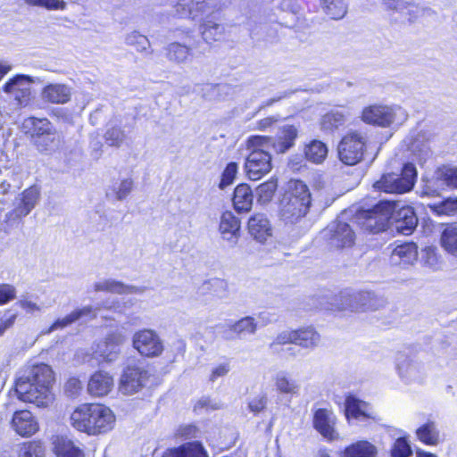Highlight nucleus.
I'll return each instance as SVG.
<instances>
[{
	"label": "nucleus",
	"mask_w": 457,
	"mask_h": 457,
	"mask_svg": "<svg viewBox=\"0 0 457 457\" xmlns=\"http://www.w3.org/2000/svg\"><path fill=\"white\" fill-rule=\"evenodd\" d=\"M54 373L49 365L27 363L16 372L14 392L19 400L45 408L54 402Z\"/></svg>",
	"instance_id": "nucleus-1"
},
{
	"label": "nucleus",
	"mask_w": 457,
	"mask_h": 457,
	"mask_svg": "<svg viewBox=\"0 0 457 457\" xmlns=\"http://www.w3.org/2000/svg\"><path fill=\"white\" fill-rule=\"evenodd\" d=\"M74 428L87 435H97L111 430L115 423L112 411L101 404L84 403L78 406L71 415Z\"/></svg>",
	"instance_id": "nucleus-2"
},
{
	"label": "nucleus",
	"mask_w": 457,
	"mask_h": 457,
	"mask_svg": "<svg viewBox=\"0 0 457 457\" xmlns=\"http://www.w3.org/2000/svg\"><path fill=\"white\" fill-rule=\"evenodd\" d=\"M311 203L307 185L301 180H290L280 200L279 217L286 224H295L307 214Z\"/></svg>",
	"instance_id": "nucleus-3"
},
{
	"label": "nucleus",
	"mask_w": 457,
	"mask_h": 457,
	"mask_svg": "<svg viewBox=\"0 0 457 457\" xmlns=\"http://www.w3.org/2000/svg\"><path fill=\"white\" fill-rule=\"evenodd\" d=\"M339 311H377L386 305V299L372 291H342L335 299Z\"/></svg>",
	"instance_id": "nucleus-4"
},
{
	"label": "nucleus",
	"mask_w": 457,
	"mask_h": 457,
	"mask_svg": "<svg viewBox=\"0 0 457 457\" xmlns=\"http://www.w3.org/2000/svg\"><path fill=\"white\" fill-rule=\"evenodd\" d=\"M418 172L411 162L403 164L401 173H386L373 184L378 191L390 194H404L411 191L417 180Z\"/></svg>",
	"instance_id": "nucleus-5"
},
{
	"label": "nucleus",
	"mask_w": 457,
	"mask_h": 457,
	"mask_svg": "<svg viewBox=\"0 0 457 457\" xmlns=\"http://www.w3.org/2000/svg\"><path fill=\"white\" fill-rule=\"evenodd\" d=\"M393 209L391 202L379 201L371 209L361 210L356 216L357 223L372 234L384 231L388 226Z\"/></svg>",
	"instance_id": "nucleus-6"
},
{
	"label": "nucleus",
	"mask_w": 457,
	"mask_h": 457,
	"mask_svg": "<svg viewBox=\"0 0 457 457\" xmlns=\"http://www.w3.org/2000/svg\"><path fill=\"white\" fill-rule=\"evenodd\" d=\"M367 136L357 130L347 132L337 146L339 160L345 165L353 166L361 162L366 150Z\"/></svg>",
	"instance_id": "nucleus-7"
},
{
	"label": "nucleus",
	"mask_w": 457,
	"mask_h": 457,
	"mask_svg": "<svg viewBox=\"0 0 457 457\" xmlns=\"http://www.w3.org/2000/svg\"><path fill=\"white\" fill-rule=\"evenodd\" d=\"M407 118L406 111L399 105H370L365 107L361 113L364 122L380 127L402 124Z\"/></svg>",
	"instance_id": "nucleus-8"
},
{
	"label": "nucleus",
	"mask_w": 457,
	"mask_h": 457,
	"mask_svg": "<svg viewBox=\"0 0 457 457\" xmlns=\"http://www.w3.org/2000/svg\"><path fill=\"white\" fill-rule=\"evenodd\" d=\"M298 127L285 124L278 128L275 137L255 136L249 139L253 145L268 147L271 146L277 154H285L290 150L298 137Z\"/></svg>",
	"instance_id": "nucleus-9"
},
{
	"label": "nucleus",
	"mask_w": 457,
	"mask_h": 457,
	"mask_svg": "<svg viewBox=\"0 0 457 457\" xmlns=\"http://www.w3.org/2000/svg\"><path fill=\"white\" fill-rule=\"evenodd\" d=\"M231 0H177L175 14L183 19L196 20L204 14L228 5Z\"/></svg>",
	"instance_id": "nucleus-10"
},
{
	"label": "nucleus",
	"mask_w": 457,
	"mask_h": 457,
	"mask_svg": "<svg viewBox=\"0 0 457 457\" xmlns=\"http://www.w3.org/2000/svg\"><path fill=\"white\" fill-rule=\"evenodd\" d=\"M457 188V167L443 165L438 167L433 177L424 185L421 195L434 196L440 191Z\"/></svg>",
	"instance_id": "nucleus-11"
},
{
	"label": "nucleus",
	"mask_w": 457,
	"mask_h": 457,
	"mask_svg": "<svg viewBox=\"0 0 457 457\" xmlns=\"http://www.w3.org/2000/svg\"><path fill=\"white\" fill-rule=\"evenodd\" d=\"M34 79L29 75H16L4 86V91L13 100L17 108L26 107L31 101V84Z\"/></svg>",
	"instance_id": "nucleus-12"
},
{
	"label": "nucleus",
	"mask_w": 457,
	"mask_h": 457,
	"mask_svg": "<svg viewBox=\"0 0 457 457\" xmlns=\"http://www.w3.org/2000/svg\"><path fill=\"white\" fill-rule=\"evenodd\" d=\"M247 155L245 162V171L251 180H258L268 174L272 169L271 155L261 146H256Z\"/></svg>",
	"instance_id": "nucleus-13"
},
{
	"label": "nucleus",
	"mask_w": 457,
	"mask_h": 457,
	"mask_svg": "<svg viewBox=\"0 0 457 457\" xmlns=\"http://www.w3.org/2000/svg\"><path fill=\"white\" fill-rule=\"evenodd\" d=\"M132 346L141 355L155 357L163 351V344L158 334L148 328L140 329L132 337Z\"/></svg>",
	"instance_id": "nucleus-14"
},
{
	"label": "nucleus",
	"mask_w": 457,
	"mask_h": 457,
	"mask_svg": "<svg viewBox=\"0 0 457 457\" xmlns=\"http://www.w3.org/2000/svg\"><path fill=\"white\" fill-rule=\"evenodd\" d=\"M324 237L331 246L345 248L353 245L355 233L348 223L337 220L328 226L324 230Z\"/></svg>",
	"instance_id": "nucleus-15"
},
{
	"label": "nucleus",
	"mask_w": 457,
	"mask_h": 457,
	"mask_svg": "<svg viewBox=\"0 0 457 457\" xmlns=\"http://www.w3.org/2000/svg\"><path fill=\"white\" fill-rule=\"evenodd\" d=\"M40 196L39 188L36 186L25 189L21 195L20 202L15 208L5 215L7 221H17L27 216L37 205Z\"/></svg>",
	"instance_id": "nucleus-16"
},
{
	"label": "nucleus",
	"mask_w": 457,
	"mask_h": 457,
	"mask_svg": "<svg viewBox=\"0 0 457 457\" xmlns=\"http://www.w3.org/2000/svg\"><path fill=\"white\" fill-rule=\"evenodd\" d=\"M126 337L120 332L109 334L104 340L96 344L95 353L107 362L114 361L120 353V346L125 343Z\"/></svg>",
	"instance_id": "nucleus-17"
},
{
	"label": "nucleus",
	"mask_w": 457,
	"mask_h": 457,
	"mask_svg": "<svg viewBox=\"0 0 457 457\" xmlns=\"http://www.w3.org/2000/svg\"><path fill=\"white\" fill-rule=\"evenodd\" d=\"M147 379V371L136 366H129L123 371L119 390L124 395H132L138 392Z\"/></svg>",
	"instance_id": "nucleus-18"
},
{
	"label": "nucleus",
	"mask_w": 457,
	"mask_h": 457,
	"mask_svg": "<svg viewBox=\"0 0 457 457\" xmlns=\"http://www.w3.org/2000/svg\"><path fill=\"white\" fill-rule=\"evenodd\" d=\"M392 206L394 209L391 219L394 220L395 228L403 235H411L418 225V218L414 209L407 205L396 210L397 206L395 203H392Z\"/></svg>",
	"instance_id": "nucleus-19"
},
{
	"label": "nucleus",
	"mask_w": 457,
	"mask_h": 457,
	"mask_svg": "<svg viewBox=\"0 0 457 457\" xmlns=\"http://www.w3.org/2000/svg\"><path fill=\"white\" fill-rule=\"evenodd\" d=\"M12 428L21 436L29 437L38 429L36 417L27 410L16 411L11 420Z\"/></svg>",
	"instance_id": "nucleus-20"
},
{
	"label": "nucleus",
	"mask_w": 457,
	"mask_h": 457,
	"mask_svg": "<svg viewBox=\"0 0 457 457\" xmlns=\"http://www.w3.org/2000/svg\"><path fill=\"white\" fill-rule=\"evenodd\" d=\"M258 329V322L252 316H245L240 320L230 322L224 330L223 337L226 340L234 338H245L247 336H253Z\"/></svg>",
	"instance_id": "nucleus-21"
},
{
	"label": "nucleus",
	"mask_w": 457,
	"mask_h": 457,
	"mask_svg": "<svg viewBox=\"0 0 457 457\" xmlns=\"http://www.w3.org/2000/svg\"><path fill=\"white\" fill-rule=\"evenodd\" d=\"M418 259V246L413 242L399 245L390 254V263L393 266L407 268L413 265Z\"/></svg>",
	"instance_id": "nucleus-22"
},
{
	"label": "nucleus",
	"mask_w": 457,
	"mask_h": 457,
	"mask_svg": "<svg viewBox=\"0 0 457 457\" xmlns=\"http://www.w3.org/2000/svg\"><path fill=\"white\" fill-rule=\"evenodd\" d=\"M199 43L187 46L178 42L169 44L165 47L166 58L177 64L186 63L190 58L196 56V54H203L198 51Z\"/></svg>",
	"instance_id": "nucleus-23"
},
{
	"label": "nucleus",
	"mask_w": 457,
	"mask_h": 457,
	"mask_svg": "<svg viewBox=\"0 0 457 457\" xmlns=\"http://www.w3.org/2000/svg\"><path fill=\"white\" fill-rule=\"evenodd\" d=\"M71 95V87L62 83H50L44 87L41 92V97L45 102L55 104L68 103Z\"/></svg>",
	"instance_id": "nucleus-24"
},
{
	"label": "nucleus",
	"mask_w": 457,
	"mask_h": 457,
	"mask_svg": "<svg viewBox=\"0 0 457 457\" xmlns=\"http://www.w3.org/2000/svg\"><path fill=\"white\" fill-rule=\"evenodd\" d=\"M335 416L328 409H318L313 417L314 428L327 439L333 440L337 435L334 429Z\"/></svg>",
	"instance_id": "nucleus-25"
},
{
	"label": "nucleus",
	"mask_w": 457,
	"mask_h": 457,
	"mask_svg": "<svg viewBox=\"0 0 457 457\" xmlns=\"http://www.w3.org/2000/svg\"><path fill=\"white\" fill-rule=\"evenodd\" d=\"M248 231L256 241L262 243L272 235V227L265 214L256 213L248 220Z\"/></svg>",
	"instance_id": "nucleus-26"
},
{
	"label": "nucleus",
	"mask_w": 457,
	"mask_h": 457,
	"mask_svg": "<svg viewBox=\"0 0 457 457\" xmlns=\"http://www.w3.org/2000/svg\"><path fill=\"white\" fill-rule=\"evenodd\" d=\"M396 370L400 378L407 382L417 381L422 378L421 365L411 361L404 354H398L396 358Z\"/></svg>",
	"instance_id": "nucleus-27"
},
{
	"label": "nucleus",
	"mask_w": 457,
	"mask_h": 457,
	"mask_svg": "<svg viewBox=\"0 0 457 457\" xmlns=\"http://www.w3.org/2000/svg\"><path fill=\"white\" fill-rule=\"evenodd\" d=\"M145 287L125 285L124 283L108 278L97 281L94 284V290L96 292H109L112 294H143Z\"/></svg>",
	"instance_id": "nucleus-28"
},
{
	"label": "nucleus",
	"mask_w": 457,
	"mask_h": 457,
	"mask_svg": "<svg viewBox=\"0 0 457 457\" xmlns=\"http://www.w3.org/2000/svg\"><path fill=\"white\" fill-rule=\"evenodd\" d=\"M239 220L231 212H223L220 223V231L223 238L231 245H235L239 237Z\"/></svg>",
	"instance_id": "nucleus-29"
},
{
	"label": "nucleus",
	"mask_w": 457,
	"mask_h": 457,
	"mask_svg": "<svg viewBox=\"0 0 457 457\" xmlns=\"http://www.w3.org/2000/svg\"><path fill=\"white\" fill-rule=\"evenodd\" d=\"M113 387L112 377L104 371L94 373L87 385L88 393L95 396L106 395Z\"/></svg>",
	"instance_id": "nucleus-30"
},
{
	"label": "nucleus",
	"mask_w": 457,
	"mask_h": 457,
	"mask_svg": "<svg viewBox=\"0 0 457 457\" xmlns=\"http://www.w3.org/2000/svg\"><path fill=\"white\" fill-rule=\"evenodd\" d=\"M345 412L347 418L375 419L370 405L366 402L357 399L353 395H349L345 399Z\"/></svg>",
	"instance_id": "nucleus-31"
},
{
	"label": "nucleus",
	"mask_w": 457,
	"mask_h": 457,
	"mask_svg": "<svg viewBox=\"0 0 457 457\" xmlns=\"http://www.w3.org/2000/svg\"><path fill=\"white\" fill-rule=\"evenodd\" d=\"M233 204L238 212L251 210L253 202V195L247 184H239L234 190Z\"/></svg>",
	"instance_id": "nucleus-32"
},
{
	"label": "nucleus",
	"mask_w": 457,
	"mask_h": 457,
	"mask_svg": "<svg viewBox=\"0 0 457 457\" xmlns=\"http://www.w3.org/2000/svg\"><path fill=\"white\" fill-rule=\"evenodd\" d=\"M53 444L58 457H85L83 451L68 437L56 436Z\"/></svg>",
	"instance_id": "nucleus-33"
},
{
	"label": "nucleus",
	"mask_w": 457,
	"mask_h": 457,
	"mask_svg": "<svg viewBox=\"0 0 457 457\" xmlns=\"http://www.w3.org/2000/svg\"><path fill=\"white\" fill-rule=\"evenodd\" d=\"M93 312V307L90 305L84 306L79 309H76L71 312L70 314L66 315L62 319H58L55 320L51 327L46 331V334H49L54 330L62 329L66 328L67 326L81 320L84 317L90 316Z\"/></svg>",
	"instance_id": "nucleus-34"
},
{
	"label": "nucleus",
	"mask_w": 457,
	"mask_h": 457,
	"mask_svg": "<svg viewBox=\"0 0 457 457\" xmlns=\"http://www.w3.org/2000/svg\"><path fill=\"white\" fill-rule=\"evenodd\" d=\"M346 121V113L339 110H332L320 119V129L325 132H334Z\"/></svg>",
	"instance_id": "nucleus-35"
},
{
	"label": "nucleus",
	"mask_w": 457,
	"mask_h": 457,
	"mask_svg": "<svg viewBox=\"0 0 457 457\" xmlns=\"http://www.w3.org/2000/svg\"><path fill=\"white\" fill-rule=\"evenodd\" d=\"M442 247L451 255L457 257V223L447 224L441 233Z\"/></svg>",
	"instance_id": "nucleus-36"
},
{
	"label": "nucleus",
	"mask_w": 457,
	"mask_h": 457,
	"mask_svg": "<svg viewBox=\"0 0 457 457\" xmlns=\"http://www.w3.org/2000/svg\"><path fill=\"white\" fill-rule=\"evenodd\" d=\"M417 437L428 445H436L439 443L440 432L435 421L428 420L416 430Z\"/></svg>",
	"instance_id": "nucleus-37"
},
{
	"label": "nucleus",
	"mask_w": 457,
	"mask_h": 457,
	"mask_svg": "<svg viewBox=\"0 0 457 457\" xmlns=\"http://www.w3.org/2000/svg\"><path fill=\"white\" fill-rule=\"evenodd\" d=\"M201 34L208 44L220 41L225 37V27L212 21H205L201 26Z\"/></svg>",
	"instance_id": "nucleus-38"
},
{
	"label": "nucleus",
	"mask_w": 457,
	"mask_h": 457,
	"mask_svg": "<svg viewBox=\"0 0 457 457\" xmlns=\"http://www.w3.org/2000/svg\"><path fill=\"white\" fill-rule=\"evenodd\" d=\"M165 457H208V455L201 444L193 442L171 450Z\"/></svg>",
	"instance_id": "nucleus-39"
},
{
	"label": "nucleus",
	"mask_w": 457,
	"mask_h": 457,
	"mask_svg": "<svg viewBox=\"0 0 457 457\" xmlns=\"http://www.w3.org/2000/svg\"><path fill=\"white\" fill-rule=\"evenodd\" d=\"M275 386L277 390L285 395H295L299 394L300 385L297 381L284 371L277 373L275 377Z\"/></svg>",
	"instance_id": "nucleus-40"
},
{
	"label": "nucleus",
	"mask_w": 457,
	"mask_h": 457,
	"mask_svg": "<svg viewBox=\"0 0 457 457\" xmlns=\"http://www.w3.org/2000/svg\"><path fill=\"white\" fill-rule=\"evenodd\" d=\"M376 447L368 441H359L346 447L343 457H375Z\"/></svg>",
	"instance_id": "nucleus-41"
},
{
	"label": "nucleus",
	"mask_w": 457,
	"mask_h": 457,
	"mask_svg": "<svg viewBox=\"0 0 457 457\" xmlns=\"http://www.w3.org/2000/svg\"><path fill=\"white\" fill-rule=\"evenodd\" d=\"M295 344L304 348H313L320 343V335L312 328L295 330Z\"/></svg>",
	"instance_id": "nucleus-42"
},
{
	"label": "nucleus",
	"mask_w": 457,
	"mask_h": 457,
	"mask_svg": "<svg viewBox=\"0 0 457 457\" xmlns=\"http://www.w3.org/2000/svg\"><path fill=\"white\" fill-rule=\"evenodd\" d=\"M322 9L325 13L332 20H341L347 12V4L345 0H320Z\"/></svg>",
	"instance_id": "nucleus-43"
},
{
	"label": "nucleus",
	"mask_w": 457,
	"mask_h": 457,
	"mask_svg": "<svg viewBox=\"0 0 457 457\" xmlns=\"http://www.w3.org/2000/svg\"><path fill=\"white\" fill-rule=\"evenodd\" d=\"M304 154L308 161L321 163L327 157L328 147L323 142L314 139L305 146Z\"/></svg>",
	"instance_id": "nucleus-44"
},
{
	"label": "nucleus",
	"mask_w": 457,
	"mask_h": 457,
	"mask_svg": "<svg viewBox=\"0 0 457 457\" xmlns=\"http://www.w3.org/2000/svg\"><path fill=\"white\" fill-rule=\"evenodd\" d=\"M106 143L111 146H120L127 138L125 131L113 120H111L104 134Z\"/></svg>",
	"instance_id": "nucleus-45"
},
{
	"label": "nucleus",
	"mask_w": 457,
	"mask_h": 457,
	"mask_svg": "<svg viewBox=\"0 0 457 457\" xmlns=\"http://www.w3.org/2000/svg\"><path fill=\"white\" fill-rule=\"evenodd\" d=\"M125 43L128 46L135 47L136 50L140 53L151 54L153 52L150 50L151 45L149 39L137 31H132L127 34Z\"/></svg>",
	"instance_id": "nucleus-46"
},
{
	"label": "nucleus",
	"mask_w": 457,
	"mask_h": 457,
	"mask_svg": "<svg viewBox=\"0 0 457 457\" xmlns=\"http://www.w3.org/2000/svg\"><path fill=\"white\" fill-rule=\"evenodd\" d=\"M18 455L19 457H44L45 446L41 441H28L20 445Z\"/></svg>",
	"instance_id": "nucleus-47"
},
{
	"label": "nucleus",
	"mask_w": 457,
	"mask_h": 457,
	"mask_svg": "<svg viewBox=\"0 0 457 457\" xmlns=\"http://www.w3.org/2000/svg\"><path fill=\"white\" fill-rule=\"evenodd\" d=\"M278 183L276 179H270V180L261 184L257 188V200L262 204L270 203L277 190Z\"/></svg>",
	"instance_id": "nucleus-48"
},
{
	"label": "nucleus",
	"mask_w": 457,
	"mask_h": 457,
	"mask_svg": "<svg viewBox=\"0 0 457 457\" xmlns=\"http://www.w3.org/2000/svg\"><path fill=\"white\" fill-rule=\"evenodd\" d=\"M432 212L437 215L453 216L457 214V197L446 198L439 204L429 206Z\"/></svg>",
	"instance_id": "nucleus-49"
},
{
	"label": "nucleus",
	"mask_w": 457,
	"mask_h": 457,
	"mask_svg": "<svg viewBox=\"0 0 457 457\" xmlns=\"http://www.w3.org/2000/svg\"><path fill=\"white\" fill-rule=\"evenodd\" d=\"M29 122L31 124L32 139H34L35 137L54 133L53 131V126L47 119L30 118Z\"/></svg>",
	"instance_id": "nucleus-50"
},
{
	"label": "nucleus",
	"mask_w": 457,
	"mask_h": 457,
	"mask_svg": "<svg viewBox=\"0 0 457 457\" xmlns=\"http://www.w3.org/2000/svg\"><path fill=\"white\" fill-rule=\"evenodd\" d=\"M32 140L33 144L40 153H50L57 145L55 142V133L35 137Z\"/></svg>",
	"instance_id": "nucleus-51"
},
{
	"label": "nucleus",
	"mask_w": 457,
	"mask_h": 457,
	"mask_svg": "<svg viewBox=\"0 0 457 457\" xmlns=\"http://www.w3.org/2000/svg\"><path fill=\"white\" fill-rule=\"evenodd\" d=\"M237 170H238V165L237 162H228L221 174V179H220V181L219 184V187L220 189H224L227 187H228L229 185H231L236 179Z\"/></svg>",
	"instance_id": "nucleus-52"
},
{
	"label": "nucleus",
	"mask_w": 457,
	"mask_h": 457,
	"mask_svg": "<svg viewBox=\"0 0 457 457\" xmlns=\"http://www.w3.org/2000/svg\"><path fill=\"white\" fill-rule=\"evenodd\" d=\"M29 6L43 7L47 10H64L66 3L62 0H24Z\"/></svg>",
	"instance_id": "nucleus-53"
},
{
	"label": "nucleus",
	"mask_w": 457,
	"mask_h": 457,
	"mask_svg": "<svg viewBox=\"0 0 457 457\" xmlns=\"http://www.w3.org/2000/svg\"><path fill=\"white\" fill-rule=\"evenodd\" d=\"M133 185L131 179H125L120 182L118 187H113L112 192L117 200L122 201L131 193Z\"/></svg>",
	"instance_id": "nucleus-54"
},
{
	"label": "nucleus",
	"mask_w": 457,
	"mask_h": 457,
	"mask_svg": "<svg viewBox=\"0 0 457 457\" xmlns=\"http://www.w3.org/2000/svg\"><path fill=\"white\" fill-rule=\"evenodd\" d=\"M411 454V449L405 438L396 439L392 448L393 457H409Z\"/></svg>",
	"instance_id": "nucleus-55"
},
{
	"label": "nucleus",
	"mask_w": 457,
	"mask_h": 457,
	"mask_svg": "<svg viewBox=\"0 0 457 457\" xmlns=\"http://www.w3.org/2000/svg\"><path fill=\"white\" fill-rule=\"evenodd\" d=\"M295 330H286L279 333L276 338L270 344V348L272 350H275L277 345H286V344H295Z\"/></svg>",
	"instance_id": "nucleus-56"
},
{
	"label": "nucleus",
	"mask_w": 457,
	"mask_h": 457,
	"mask_svg": "<svg viewBox=\"0 0 457 457\" xmlns=\"http://www.w3.org/2000/svg\"><path fill=\"white\" fill-rule=\"evenodd\" d=\"M16 297L15 287L9 284H0V304H4Z\"/></svg>",
	"instance_id": "nucleus-57"
},
{
	"label": "nucleus",
	"mask_w": 457,
	"mask_h": 457,
	"mask_svg": "<svg viewBox=\"0 0 457 457\" xmlns=\"http://www.w3.org/2000/svg\"><path fill=\"white\" fill-rule=\"evenodd\" d=\"M21 309H23L27 313L33 314L35 312H40L43 310V307L37 303L29 300L28 297H22L17 303Z\"/></svg>",
	"instance_id": "nucleus-58"
},
{
	"label": "nucleus",
	"mask_w": 457,
	"mask_h": 457,
	"mask_svg": "<svg viewBox=\"0 0 457 457\" xmlns=\"http://www.w3.org/2000/svg\"><path fill=\"white\" fill-rule=\"evenodd\" d=\"M82 388L81 382L77 378H71L65 384V391L71 395L73 396L77 395L79 390Z\"/></svg>",
	"instance_id": "nucleus-59"
},
{
	"label": "nucleus",
	"mask_w": 457,
	"mask_h": 457,
	"mask_svg": "<svg viewBox=\"0 0 457 457\" xmlns=\"http://www.w3.org/2000/svg\"><path fill=\"white\" fill-rule=\"evenodd\" d=\"M229 370L230 367L228 363L220 364L212 370L210 379L215 381L218 378L227 375Z\"/></svg>",
	"instance_id": "nucleus-60"
},
{
	"label": "nucleus",
	"mask_w": 457,
	"mask_h": 457,
	"mask_svg": "<svg viewBox=\"0 0 457 457\" xmlns=\"http://www.w3.org/2000/svg\"><path fill=\"white\" fill-rule=\"evenodd\" d=\"M267 403V399L265 396H259L257 398L253 399L249 403V409L253 412H259L262 411Z\"/></svg>",
	"instance_id": "nucleus-61"
},
{
	"label": "nucleus",
	"mask_w": 457,
	"mask_h": 457,
	"mask_svg": "<svg viewBox=\"0 0 457 457\" xmlns=\"http://www.w3.org/2000/svg\"><path fill=\"white\" fill-rule=\"evenodd\" d=\"M411 151L413 153L420 152L419 157L420 160L426 159L431 154V151L427 145H423L421 148H420L419 141H414L411 145Z\"/></svg>",
	"instance_id": "nucleus-62"
},
{
	"label": "nucleus",
	"mask_w": 457,
	"mask_h": 457,
	"mask_svg": "<svg viewBox=\"0 0 457 457\" xmlns=\"http://www.w3.org/2000/svg\"><path fill=\"white\" fill-rule=\"evenodd\" d=\"M16 320V314H10L5 316L4 319L0 320V337L4 335V331L11 328Z\"/></svg>",
	"instance_id": "nucleus-63"
},
{
	"label": "nucleus",
	"mask_w": 457,
	"mask_h": 457,
	"mask_svg": "<svg viewBox=\"0 0 457 457\" xmlns=\"http://www.w3.org/2000/svg\"><path fill=\"white\" fill-rule=\"evenodd\" d=\"M197 428L194 425H186L179 428V435L187 438L195 437Z\"/></svg>",
	"instance_id": "nucleus-64"
}]
</instances>
